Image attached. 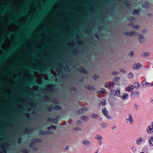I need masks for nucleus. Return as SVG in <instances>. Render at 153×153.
<instances>
[{
	"label": "nucleus",
	"instance_id": "obj_29",
	"mask_svg": "<svg viewBox=\"0 0 153 153\" xmlns=\"http://www.w3.org/2000/svg\"><path fill=\"white\" fill-rule=\"evenodd\" d=\"M98 117V115L95 114H93L91 116L92 118L96 119Z\"/></svg>",
	"mask_w": 153,
	"mask_h": 153
},
{
	"label": "nucleus",
	"instance_id": "obj_57",
	"mask_svg": "<svg viewBox=\"0 0 153 153\" xmlns=\"http://www.w3.org/2000/svg\"><path fill=\"white\" fill-rule=\"evenodd\" d=\"M130 26H132V27H133V26L134 25V24H133V23L132 22H131L130 23H129V24H128Z\"/></svg>",
	"mask_w": 153,
	"mask_h": 153
},
{
	"label": "nucleus",
	"instance_id": "obj_13",
	"mask_svg": "<svg viewBox=\"0 0 153 153\" xmlns=\"http://www.w3.org/2000/svg\"><path fill=\"white\" fill-rule=\"evenodd\" d=\"M134 86L133 85H131V84L129 85L128 87L125 88V90L126 91H131L132 90L134 89Z\"/></svg>",
	"mask_w": 153,
	"mask_h": 153
},
{
	"label": "nucleus",
	"instance_id": "obj_45",
	"mask_svg": "<svg viewBox=\"0 0 153 153\" xmlns=\"http://www.w3.org/2000/svg\"><path fill=\"white\" fill-rule=\"evenodd\" d=\"M110 85V83L108 82L106 83L105 85V87L106 88L108 87Z\"/></svg>",
	"mask_w": 153,
	"mask_h": 153
},
{
	"label": "nucleus",
	"instance_id": "obj_55",
	"mask_svg": "<svg viewBox=\"0 0 153 153\" xmlns=\"http://www.w3.org/2000/svg\"><path fill=\"white\" fill-rule=\"evenodd\" d=\"M65 70L68 71L69 69V66H66L65 67Z\"/></svg>",
	"mask_w": 153,
	"mask_h": 153
},
{
	"label": "nucleus",
	"instance_id": "obj_40",
	"mask_svg": "<svg viewBox=\"0 0 153 153\" xmlns=\"http://www.w3.org/2000/svg\"><path fill=\"white\" fill-rule=\"evenodd\" d=\"M133 51H131L130 52L129 54V56L130 57H132L133 56Z\"/></svg>",
	"mask_w": 153,
	"mask_h": 153
},
{
	"label": "nucleus",
	"instance_id": "obj_4",
	"mask_svg": "<svg viewBox=\"0 0 153 153\" xmlns=\"http://www.w3.org/2000/svg\"><path fill=\"white\" fill-rule=\"evenodd\" d=\"M111 95L113 96H116L119 97L120 95V91L119 90H115L114 89H111Z\"/></svg>",
	"mask_w": 153,
	"mask_h": 153
},
{
	"label": "nucleus",
	"instance_id": "obj_35",
	"mask_svg": "<svg viewBox=\"0 0 153 153\" xmlns=\"http://www.w3.org/2000/svg\"><path fill=\"white\" fill-rule=\"evenodd\" d=\"M53 102L55 103H56V104H57L58 103V100H57V99L55 98H54L53 99Z\"/></svg>",
	"mask_w": 153,
	"mask_h": 153
},
{
	"label": "nucleus",
	"instance_id": "obj_5",
	"mask_svg": "<svg viewBox=\"0 0 153 153\" xmlns=\"http://www.w3.org/2000/svg\"><path fill=\"white\" fill-rule=\"evenodd\" d=\"M123 34L125 35L131 36L133 35L135 36H137V33L134 31H133L131 32L126 31L124 32Z\"/></svg>",
	"mask_w": 153,
	"mask_h": 153
},
{
	"label": "nucleus",
	"instance_id": "obj_62",
	"mask_svg": "<svg viewBox=\"0 0 153 153\" xmlns=\"http://www.w3.org/2000/svg\"><path fill=\"white\" fill-rule=\"evenodd\" d=\"M47 129L48 130H50L51 129V126H48L47 127Z\"/></svg>",
	"mask_w": 153,
	"mask_h": 153
},
{
	"label": "nucleus",
	"instance_id": "obj_36",
	"mask_svg": "<svg viewBox=\"0 0 153 153\" xmlns=\"http://www.w3.org/2000/svg\"><path fill=\"white\" fill-rule=\"evenodd\" d=\"M133 76V74L131 72L128 75V77L129 78H132Z\"/></svg>",
	"mask_w": 153,
	"mask_h": 153
},
{
	"label": "nucleus",
	"instance_id": "obj_60",
	"mask_svg": "<svg viewBox=\"0 0 153 153\" xmlns=\"http://www.w3.org/2000/svg\"><path fill=\"white\" fill-rule=\"evenodd\" d=\"M94 36L97 38H98L99 37L97 35V34H94Z\"/></svg>",
	"mask_w": 153,
	"mask_h": 153
},
{
	"label": "nucleus",
	"instance_id": "obj_8",
	"mask_svg": "<svg viewBox=\"0 0 153 153\" xmlns=\"http://www.w3.org/2000/svg\"><path fill=\"white\" fill-rule=\"evenodd\" d=\"M78 71L84 74H87V71L83 67L81 66L78 69Z\"/></svg>",
	"mask_w": 153,
	"mask_h": 153
},
{
	"label": "nucleus",
	"instance_id": "obj_1",
	"mask_svg": "<svg viewBox=\"0 0 153 153\" xmlns=\"http://www.w3.org/2000/svg\"><path fill=\"white\" fill-rule=\"evenodd\" d=\"M61 107L58 105H55L53 107L52 105H49L46 108L47 110L49 112L51 111L53 109L60 110H61Z\"/></svg>",
	"mask_w": 153,
	"mask_h": 153
},
{
	"label": "nucleus",
	"instance_id": "obj_31",
	"mask_svg": "<svg viewBox=\"0 0 153 153\" xmlns=\"http://www.w3.org/2000/svg\"><path fill=\"white\" fill-rule=\"evenodd\" d=\"M21 152L23 153H29L28 152V150L27 149H22L21 151Z\"/></svg>",
	"mask_w": 153,
	"mask_h": 153
},
{
	"label": "nucleus",
	"instance_id": "obj_3",
	"mask_svg": "<svg viewBox=\"0 0 153 153\" xmlns=\"http://www.w3.org/2000/svg\"><path fill=\"white\" fill-rule=\"evenodd\" d=\"M146 131L148 134L153 133V122L152 123L151 125L147 127Z\"/></svg>",
	"mask_w": 153,
	"mask_h": 153
},
{
	"label": "nucleus",
	"instance_id": "obj_16",
	"mask_svg": "<svg viewBox=\"0 0 153 153\" xmlns=\"http://www.w3.org/2000/svg\"><path fill=\"white\" fill-rule=\"evenodd\" d=\"M31 75L32 77L31 81L32 82V83L33 85H39L40 84L37 82L36 81H35L33 80V78L34 77V75L33 74L32 72H31Z\"/></svg>",
	"mask_w": 153,
	"mask_h": 153
},
{
	"label": "nucleus",
	"instance_id": "obj_12",
	"mask_svg": "<svg viewBox=\"0 0 153 153\" xmlns=\"http://www.w3.org/2000/svg\"><path fill=\"white\" fill-rule=\"evenodd\" d=\"M128 98V96L127 93H124L123 95L120 96V98L122 100H126Z\"/></svg>",
	"mask_w": 153,
	"mask_h": 153
},
{
	"label": "nucleus",
	"instance_id": "obj_24",
	"mask_svg": "<svg viewBox=\"0 0 153 153\" xmlns=\"http://www.w3.org/2000/svg\"><path fill=\"white\" fill-rule=\"evenodd\" d=\"M32 131V129L29 128H27L24 130L25 132H30Z\"/></svg>",
	"mask_w": 153,
	"mask_h": 153
},
{
	"label": "nucleus",
	"instance_id": "obj_7",
	"mask_svg": "<svg viewBox=\"0 0 153 153\" xmlns=\"http://www.w3.org/2000/svg\"><path fill=\"white\" fill-rule=\"evenodd\" d=\"M139 95V93L138 91H134L131 92V97L132 98L134 99L136 97H138Z\"/></svg>",
	"mask_w": 153,
	"mask_h": 153
},
{
	"label": "nucleus",
	"instance_id": "obj_56",
	"mask_svg": "<svg viewBox=\"0 0 153 153\" xmlns=\"http://www.w3.org/2000/svg\"><path fill=\"white\" fill-rule=\"evenodd\" d=\"M110 85L112 87H113L114 85V82H112L111 83H110Z\"/></svg>",
	"mask_w": 153,
	"mask_h": 153
},
{
	"label": "nucleus",
	"instance_id": "obj_44",
	"mask_svg": "<svg viewBox=\"0 0 153 153\" xmlns=\"http://www.w3.org/2000/svg\"><path fill=\"white\" fill-rule=\"evenodd\" d=\"M73 129L77 131H79L81 130V129L79 127H77L76 128H74Z\"/></svg>",
	"mask_w": 153,
	"mask_h": 153
},
{
	"label": "nucleus",
	"instance_id": "obj_43",
	"mask_svg": "<svg viewBox=\"0 0 153 153\" xmlns=\"http://www.w3.org/2000/svg\"><path fill=\"white\" fill-rule=\"evenodd\" d=\"M119 74V72H116L114 71L112 72V74L113 75H116Z\"/></svg>",
	"mask_w": 153,
	"mask_h": 153
},
{
	"label": "nucleus",
	"instance_id": "obj_58",
	"mask_svg": "<svg viewBox=\"0 0 153 153\" xmlns=\"http://www.w3.org/2000/svg\"><path fill=\"white\" fill-rule=\"evenodd\" d=\"M102 143V142L101 140H99L98 142V144L99 145H101Z\"/></svg>",
	"mask_w": 153,
	"mask_h": 153
},
{
	"label": "nucleus",
	"instance_id": "obj_53",
	"mask_svg": "<svg viewBox=\"0 0 153 153\" xmlns=\"http://www.w3.org/2000/svg\"><path fill=\"white\" fill-rule=\"evenodd\" d=\"M51 129H55L56 128V126H53V125H51Z\"/></svg>",
	"mask_w": 153,
	"mask_h": 153
},
{
	"label": "nucleus",
	"instance_id": "obj_11",
	"mask_svg": "<svg viewBox=\"0 0 153 153\" xmlns=\"http://www.w3.org/2000/svg\"><path fill=\"white\" fill-rule=\"evenodd\" d=\"M39 134L40 135H43L45 134H51V132L48 131H44L42 130H40L39 131Z\"/></svg>",
	"mask_w": 153,
	"mask_h": 153
},
{
	"label": "nucleus",
	"instance_id": "obj_63",
	"mask_svg": "<svg viewBox=\"0 0 153 153\" xmlns=\"http://www.w3.org/2000/svg\"><path fill=\"white\" fill-rule=\"evenodd\" d=\"M147 32V30L146 29H144L143 30V33H146Z\"/></svg>",
	"mask_w": 153,
	"mask_h": 153
},
{
	"label": "nucleus",
	"instance_id": "obj_9",
	"mask_svg": "<svg viewBox=\"0 0 153 153\" xmlns=\"http://www.w3.org/2000/svg\"><path fill=\"white\" fill-rule=\"evenodd\" d=\"M87 111V109L85 108H83L81 109L77 110L76 111V113L77 114H81L84 113Z\"/></svg>",
	"mask_w": 153,
	"mask_h": 153
},
{
	"label": "nucleus",
	"instance_id": "obj_30",
	"mask_svg": "<svg viewBox=\"0 0 153 153\" xmlns=\"http://www.w3.org/2000/svg\"><path fill=\"white\" fill-rule=\"evenodd\" d=\"M132 150L133 152H135L137 150L136 146H133L132 147Z\"/></svg>",
	"mask_w": 153,
	"mask_h": 153
},
{
	"label": "nucleus",
	"instance_id": "obj_23",
	"mask_svg": "<svg viewBox=\"0 0 153 153\" xmlns=\"http://www.w3.org/2000/svg\"><path fill=\"white\" fill-rule=\"evenodd\" d=\"M150 55V53L149 52L146 53L145 52H143L142 53L141 55L142 56H149Z\"/></svg>",
	"mask_w": 153,
	"mask_h": 153
},
{
	"label": "nucleus",
	"instance_id": "obj_10",
	"mask_svg": "<svg viewBox=\"0 0 153 153\" xmlns=\"http://www.w3.org/2000/svg\"><path fill=\"white\" fill-rule=\"evenodd\" d=\"M102 111L103 114L107 117V119L110 118V116L108 115V111L105 108H104L102 109Z\"/></svg>",
	"mask_w": 153,
	"mask_h": 153
},
{
	"label": "nucleus",
	"instance_id": "obj_15",
	"mask_svg": "<svg viewBox=\"0 0 153 153\" xmlns=\"http://www.w3.org/2000/svg\"><path fill=\"white\" fill-rule=\"evenodd\" d=\"M129 118L126 119V120H128L131 124H132L134 120L133 119L131 115V114H128Z\"/></svg>",
	"mask_w": 153,
	"mask_h": 153
},
{
	"label": "nucleus",
	"instance_id": "obj_6",
	"mask_svg": "<svg viewBox=\"0 0 153 153\" xmlns=\"http://www.w3.org/2000/svg\"><path fill=\"white\" fill-rule=\"evenodd\" d=\"M41 140L36 138H33V139L31 140L32 143H30L29 144V146L30 147H32L33 145H34V143H40L41 141Z\"/></svg>",
	"mask_w": 153,
	"mask_h": 153
},
{
	"label": "nucleus",
	"instance_id": "obj_22",
	"mask_svg": "<svg viewBox=\"0 0 153 153\" xmlns=\"http://www.w3.org/2000/svg\"><path fill=\"white\" fill-rule=\"evenodd\" d=\"M140 9L139 10H137L134 9L133 11L132 12V14H138L140 12Z\"/></svg>",
	"mask_w": 153,
	"mask_h": 153
},
{
	"label": "nucleus",
	"instance_id": "obj_51",
	"mask_svg": "<svg viewBox=\"0 0 153 153\" xmlns=\"http://www.w3.org/2000/svg\"><path fill=\"white\" fill-rule=\"evenodd\" d=\"M82 122L80 120H78L77 122V124L78 125H80L81 124H82Z\"/></svg>",
	"mask_w": 153,
	"mask_h": 153
},
{
	"label": "nucleus",
	"instance_id": "obj_59",
	"mask_svg": "<svg viewBox=\"0 0 153 153\" xmlns=\"http://www.w3.org/2000/svg\"><path fill=\"white\" fill-rule=\"evenodd\" d=\"M83 80H84V78H83L80 79H79V81L80 82H82Z\"/></svg>",
	"mask_w": 153,
	"mask_h": 153
},
{
	"label": "nucleus",
	"instance_id": "obj_18",
	"mask_svg": "<svg viewBox=\"0 0 153 153\" xmlns=\"http://www.w3.org/2000/svg\"><path fill=\"white\" fill-rule=\"evenodd\" d=\"M149 144L150 146H153V137H151L149 138Z\"/></svg>",
	"mask_w": 153,
	"mask_h": 153
},
{
	"label": "nucleus",
	"instance_id": "obj_42",
	"mask_svg": "<svg viewBox=\"0 0 153 153\" xmlns=\"http://www.w3.org/2000/svg\"><path fill=\"white\" fill-rule=\"evenodd\" d=\"M12 33H12L10 32L9 33H6V35L7 37H10L11 36Z\"/></svg>",
	"mask_w": 153,
	"mask_h": 153
},
{
	"label": "nucleus",
	"instance_id": "obj_52",
	"mask_svg": "<svg viewBox=\"0 0 153 153\" xmlns=\"http://www.w3.org/2000/svg\"><path fill=\"white\" fill-rule=\"evenodd\" d=\"M53 119H55V120H52V122L55 123L57 122V119H55V118H53Z\"/></svg>",
	"mask_w": 153,
	"mask_h": 153
},
{
	"label": "nucleus",
	"instance_id": "obj_21",
	"mask_svg": "<svg viewBox=\"0 0 153 153\" xmlns=\"http://www.w3.org/2000/svg\"><path fill=\"white\" fill-rule=\"evenodd\" d=\"M142 140H143L142 138L141 137H139L136 141L137 144L138 145H141Z\"/></svg>",
	"mask_w": 153,
	"mask_h": 153
},
{
	"label": "nucleus",
	"instance_id": "obj_32",
	"mask_svg": "<svg viewBox=\"0 0 153 153\" xmlns=\"http://www.w3.org/2000/svg\"><path fill=\"white\" fill-rule=\"evenodd\" d=\"M125 4L127 7H129L131 6L130 3L128 1H126L125 2Z\"/></svg>",
	"mask_w": 153,
	"mask_h": 153
},
{
	"label": "nucleus",
	"instance_id": "obj_41",
	"mask_svg": "<svg viewBox=\"0 0 153 153\" xmlns=\"http://www.w3.org/2000/svg\"><path fill=\"white\" fill-rule=\"evenodd\" d=\"M139 27V26L137 25H134L133 28L134 29H137Z\"/></svg>",
	"mask_w": 153,
	"mask_h": 153
},
{
	"label": "nucleus",
	"instance_id": "obj_28",
	"mask_svg": "<svg viewBox=\"0 0 153 153\" xmlns=\"http://www.w3.org/2000/svg\"><path fill=\"white\" fill-rule=\"evenodd\" d=\"M128 19H129L130 21H134L135 19V18L133 16H129L128 18Z\"/></svg>",
	"mask_w": 153,
	"mask_h": 153
},
{
	"label": "nucleus",
	"instance_id": "obj_38",
	"mask_svg": "<svg viewBox=\"0 0 153 153\" xmlns=\"http://www.w3.org/2000/svg\"><path fill=\"white\" fill-rule=\"evenodd\" d=\"M55 120V119H53V118H52L51 117H48L47 119V120L48 122H52V120Z\"/></svg>",
	"mask_w": 153,
	"mask_h": 153
},
{
	"label": "nucleus",
	"instance_id": "obj_39",
	"mask_svg": "<svg viewBox=\"0 0 153 153\" xmlns=\"http://www.w3.org/2000/svg\"><path fill=\"white\" fill-rule=\"evenodd\" d=\"M15 19H10L9 21V23L14 22H15Z\"/></svg>",
	"mask_w": 153,
	"mask_h": 153
},
{
	"label": "nucleus",
	"instance_id": "obj_34",
	"mask_svg": "<svg viewBox=\"0 0 153 153\" xmlns=\"http://www.w3.org/2000/svg\"><path fill=\"white\" fill-rule=\"evenodd\" d=\"M106 104V100L105 99L103 100L101 102V104L103 105L104 106Z\"/></svg>",
	"mask_w": 153,
	"mask_h": 153
},
{
	"label": "nucleus",
	"instance_id": "obj_48",
	"mask_svg": "<svg viewBox=\"0 0 153 153\" xmlns=\"http://www.w3.org/2000/svg\"><path fill=\"white\" fill-rule=\"evenodd\" d=\"M48 87L49 88H50L51 90H53V88L51 87H53V85H48Z\"/></svg>",
	"mask_w": 153,
	"mask_h": 153
},
{
	"label": "nucleus",
	"instance_id": "obj_27",
	"mask_svg": "<svg viewBox=\"0 0 153 153\" xmlns=\"http://www.w3.org/2000/svg\"><path fill=\"white\" fill-rule=\"evenodd\" d=\"M99 76L97 74H96L93 75L92 76V78H93L95 80L98 79L99 78Z\"/></svg>",
	"mask_w": 153,
	"mask_h": 153
},
{
	"label": "nucleus",
	"instance_id": "obj_47",
	"mask_svg": "<svg viewBox=\"0 0 153 153\" xmlns=\"http://www.w3.org/2000/svg\"><path fill=\"white\" fill-rule=\"evenodd\" d=\"M22 140V139L20 137H19L18 139V143L19 144H20L21 143V141Z\"/></svg>",
	"mask_w": 153,
	"mask_h": 153
},
{
	"label": "nucleus",
	"instance_id": "obj_50",
	"mask_svg": "<svg viewBox=\"0 0 153 153\" xmlns=\"http://www.w3.org/2000/svg\"><path fill=\"white\" fill-rule=\"evenodd\" d=\"M5 40V39L4 38H2L1 40V44L3 43Z\"/></svg>",
	"mask_w": 153,
	"mask_h": 153
},
{
	"label": "nucleus",
	"instance_id": "obj_49",
	"mask_svg": "<svg viewBox=\"0 0 153 153\" xmlns=\"http://www.w3.org/2000/svg\"><path fill=\"white\" fill-rule=\"evenodd\" d=\"M70 89L72 91H74L76 90V88L74 87H71L70 88Z\"/></svg>",
	"mask_w": 153,
	"mask_h": 153
},
{
	"label": "nucleus",
	"instance_id": "obj_46",
	"mask_svg": "<svg viewBox=\"0 0 153 153\" xmlns=\"http://www.w3.org/2000/svg\"><path fill=\"white\" fill-rule=\"evenodd\" d=\"M100 92H101V93H105V90L104 88L101 89V90H100Z\"/></svg>",
	"mask_w": 153,
	"mask_h": 153
},
{
	"label": "nucleus",
	"instance_id": "obj_14",
	"mask_svg": "<svg viewBox=\"0 0 153 153\" xmlns=\"http://www.w3.org/2000/svg\"><path fill=\"white\" fill-rule=\"evenodd\" d=\"M138 39L141 43H143L145 41V39L142 34H139L138 35Z\"/></svg>",
	"mask_w": 153,
	"mask_h": 153
},
{
	"label": "nucleus",
	"instance_id": "obj_26",
	"mask_svg": "<svg viewBox=\"0 0 153 153\" xmlns=\"http://www.w3.org/2000/svg\"><path fill=\"white\" fill-rule=\"evenodd\" d=\"M95 138L96 139L99 140H102V136H100V135H97L95 137Z\"/></svg>",
	"mask_w": 153,
	"mask_h": 153
},
{
	"label": "nucleus",
	"instance_id": "obj_2",
	"mask_svg": "<svg viewBox=\"0 0 153 153\" xmlns=\"http://www.w3.org/2000/svg\"><path fill=\"white\" fill-rule=\"evenodd\" d=\"M33 70L40 73H43L50 74L48 70V69L46 68L43 67L41 68H35Z\"/></svg>",
	"mask_w": 153,
	"mask_h": 153
},
{
	"label": "nucleus",
	"instance_id": "obj_37",
	"mask_svg": "<svg viewBox=\"0 0 153 153\" xmlns=\"http://www.w3.org/2000/svg\"><path fill=\"white\" fill-rule=\"evenodd\" d=\"M81 119L82 120H83L84 121H85L87 120L86 117L85 116H82L81 117Z\"/></svg>",
	"mask_w": 153,
	"mask_h": 153
},
{
	"label": "nucleus",
	"instance_id": "obj_61",
	"mask_svg": "<svg viewBox=\"0 0 153 153\" xmlns=\"http://www.w3.org/2000/svg\"><path fill=\"white\" fill-rule=\"evenodd\" d=\"M97 93L98 94H100L101 93V92H100V90H99V91H97Z\"/></svg>",
	"mask_w": 153,
	"mask_h": 153
},
{
	"label": "nucleus",
	"instance_id": "obj_19",
	"mask_svg": "<svg viewBox=\"0 0 153 153\" xmlns=\"http://www.w3.org/2000/svg\"><path fill=\"white\" fill-rule=\"evenodd\" d=\"M141 66V64L140 63H137L134 66L133 69H137L140 68Z\"/></svg>",
	"mask_w": 153,
	"mask_h": 153
},
{
	"label": "nucleus",
	"instance_id": "obj_54",
	"mask_svg": "<svg viewBox=\"0 0 153 153\" xmlns=\"http://www.w3.org/2000/svg\"><path fill=\"white\" fill-rule=\"evenodd\" d=\"M134 107L136 109H137L138 108V105L137 104H135L134 105Z\"/></svg>",
	"mask_w": 153,
	"mask_h": 153
},
{
	"label": "nucleus",
	"instance_id": "obj_25",
	"mask_svg": "<svg viewBox=\"0 0 153 153\" xmlns=\"http://www.w3.org/2000/svg\"><path fill=\"white\" fill-rule=\"evenodd\" d=\"M100 126L101 127L104 128H105L108 126V125L105 123H103L101 124Z\"/></svg>",
	"mask_w": 153,
	"mask_h": 153
},
{
	"label": "nucleus",
	"instance_id": "obj_64",
	"mask_svg": "<svg viewBox=\"0 0 153 153\" xmlns=\"http://www.w3.org/2000/svg\"><path fill=\"white\" fill-rule=\"evenodd\" d=\"M45 99L46 100H49L50 99L48 96H45Z\"/></svg>",
	"mask_w": 153,
	"mask_h": 153
},
{
	"label": "nucleus",
	"instance_id": "obj_33",
	"mask_svg": "<svg viewBox=\"0 0 153 153\" xmlns=\"http://www.w3.org/2000/svg\"><path fill=\"white\" fill-rule=\"evenodd\" d=\"M82 143L85 145H86L88 144L89 142L87 140H84L82 141Z\"/></svg>",
	"mask_w": 153,
	"mask_h": 153
},
{
	"label": "nucleus",
	"instance_id": "obj_17",
	"mask_svg": "<svg viewBox=\"0 0 153 153\" xmlns=\"http://www.w3.org/2000/svg\"><path fill=\"white\" fill-rule=\"evenodd\" d=\"M85 88L89 90L92 91L95 89V88H94L92 86L90 85H86L85 86Z\"/></svg>",
	"mask_w": 153,
	"mask_h": 153
},
{
	"label": "nucleus",
	"instance_id": "obj_20",
	"mask_svg": "<svg viewBox=\"0 0 153 153\" xmlns=\"http://www.w3.org/2000/svg\"><path fill=\"white\" fill-rule=\"evenodd\" d=\"M150 6V3L147 1H145L142 5V6L145 8L149 7Z\"/></svg>",
	"mask_w": 153,
	"mask_h": 153
}]
</instances>
